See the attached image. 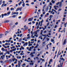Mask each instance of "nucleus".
I'll list each match as a JSON object with an SVG mask.
<instances>
[{"instance_id": "2", "label": "nucleus", "mask_w": 67, "mask_h": 67, "mask_svg": "<svg viewBox=\"0 0 67 67\" xmlns=\"http://www.w3.org/2000/svg\"><path fill=\"white\" fill-rule=\"evenodd\" d=\"M19 10H20V11H22V8H18L16 9L15 11L16 12H17V11H19Z\"/></svg>"}, {"instance_id": "14", "label": "nucleus", "mask_w": 67, "mask_h": 67, "mask_svg": "<svg viewBox=\"0 0 67 67\" xmlns=\"http://www.w3.org/2000/svg\"><path fill=\"white\" fill-rule=\"evenodd\" d=\"M16 37V35H15V34H14V36L13 38H15V37Z\"/></svg>"}, {"instance_id": "48", "label": "nucleus", "mask_w": 67, "mask_h": 67, "mask_svg": "<svg viewBox=\"0 0 67 67\" xmlns=\"http://www.w3.org/2000/svg\"><path fill=\"white\" fill-rule=\"evenodd\" d=\"M18 22H17L15 23V25H18Z\"/></svg>"}, {"instance_id": "11", "label": "nucleus", "mask_w": 67, "mask_h": 67, "mask_svg": "<svg viewBox=\"0 0 67 67\" xmlns=\"http://www.w3.org/2000/svg\"><path fill=\"white\" fill-rule=\"evenodd\" d=\"M60 60H63V61H65V59H64L63 58H60Z\"/></svg>"}, {"instance_id": "7", "label": "nucleus", "mask_w": 67, "mask_h": 67, "mask_svg": "<svg viewBox=\"0 0 67 67\" xmlns=\"http://www.w3.org/2000/svg\"><path fill=\"white\" fill-rule=\"evenodd\" d=\"M66 39H65L63 42V45H65V44H66Z\"/></svg>"}, {"instance_id": "44", "label": "nucleus", "mask_w": 67, "mask_h": 67, "mask_svg": "<svg viewBox=\"0 0 67 67\" xmlns=\"http://www.w3.org/2000/svg\"><path fill=\"white\" fill-rule=\"evenodd\" d=\"M10 12H9L8 13H7V14H8V15H9V14H10Z\"/></svg>"}, {"instance_id": "8", "label": "nucleus", "mask_w": 67, "mask_h": 67, "mask_svg": "<svg viewBox=\"0 0 67 67\" xmlns=\"http://www.w3.org/2000/svg\"><path fill=\"white\" fill-rule=\"evenodd\" d=\"M48 45H47L46 47H47V48H45V50H48V49L49 48L48 47Z\"/></svg>"}, {"instance_id": "37", "label": "nucleus", "mask_w": 67, "mask_h": 67, "mask_svg": "<svg viewBox=\"0 0 67 67\" xmlns=\"http://www.w3.org/2000/svg\"><path fill=\"white\" fill-rule=\"evenodd\" d=\"M50 62H53V60H52V59H51L50 60Z\"/></svg>"}, {"instance_id": "9", "label": "nucleus", "mask_w": 67, "mask_h": 67, "mask_svg": "<svg viewBox=\"0 0 67 67\" xmlns=\"http://www.w3.org/2000/svg\"><path fill=\"white\" fill-rule=\"evenodd\" d=\"M49 7H47V8L46 9V11H47L48 10Z\"/></svg>"}, {"instance_id": "46", "label": "nucleus", "mask_w": 67, "mask_h": 67, "mask_svg": "<svg viewBox=\"0 0 67 67\" xmlns=\"http://www.w3.org/2000/svg\"><path fill=\"white\" fill-rule=\"evenodd\" d=\"M1 58H2V59H3V56H1Z\"/></svg>"}, {"instance_id": "35", "label": "nucleus", "mask_w": 67, "mask_h": 67, "mask_svg": "<svg viewBox=\"0 0 67 67\" xmlns=\"http://www.w3.org/2000/svg\"><path fill=\"white\" fill-rule=\"evenodd\" d=\"M29 29V28L27 27H26L25 28V30H27Z\"/></svg>"}, {"instance_id": "63", "label": "nucleus", "mask_w": 67, "mask_h": 67, "mask_svg": "<svg viewBox=\"0 0 67 67\" xmlns=\"http://www.w3.org/2000/svg\"><path fill=\"white\" fill-rule=\"evenodd\" d=\"M32 24V23L31 22H30V23H28V24H30L31 25V24Z\"/></svg>"}, {"instance_id": "47", "label": "nucleus", "mask_w": 67, "mask_h": 67, "mask_svg": "<svg viewBox=\"0 0 67 67\" xmlns=\"http://www.w3.org/2000/svg\"><path fill=\"white\" fill-rule=\"evenodd\" d=\"M26 64L25 63H24L23 64V65H22V66H25Z\"/></svg>"}, {"instance_id": "24", "label": "nucleus", "mask_w": 67, "mask_h": 67, "mask_svg": "<svg viewBox=\"0 0 67 67\" xmlns=\"http://www.w3.org/2000/svg\"><path fill=\"white\" fill-rule=\"evenodd\" d=\"M14 10V9L13 8H10V10L11 11H12V10Z\"/></svg>"}, {"instance_id": "13", "label": "nucleus", "mask_w": 67, "mask_h": 67, "mask_svg": "<svg viewBox=\"0 0 67 67\" xmlns=\"http://www.w3.org/2000/svg\"><path fill=\"white\" fill-rule=\"evenodd\" d=\"M22 3V1H20L19 3H18V5H21V3Z\"/></svg>"}, {"instance_id": "55", "label": "nucleus", "mask_w": 67, "mask_h": 67, "mask_svg": "<svg viewBox=\"0 0 67 67\" xmlns=\"http://www.w3.org/2000/svg\"><path fill=\"white\" fill-rule=\"evenodd\" d=\"M34 4V2H31V4Z\"/></svg>"}, {"instance_id": "60", "label": "nucleus", "mask_w": 67, "mask_h": 67, "mask_svg": "<svg viewBox=\"0 0 67 67\" xmlns=\"http://www.w3.org/2000/svg\"><path fill=\"white\" fill-rule=\"evenodd\" d=\"M9 7H8L7 8V10L8 11L9 10Z\"/></svg>"}, {"instance_id": "4", "label": "nucleus", "mask_w": 67, "mask_h": 67, "mask_svg": "<svg viewBox=\"0 0 67 67\" xmlns=\"http://www.w3.org/2000/svg\"><path fill=\"white\" fill-rule=\"evenodd\" d=\"M7 15V13H5L4 14H2L1 15L2 18H3V17H4V16H5V15Z\"/></svg>"}, {"instance_id": "23", "label": "nucleus", "mask_w": 67, "mask_h": 67, "mask_svg": "<svg viewBox=\"0 0 67 67\" xmlns=\"http://www.w3.org/2000/svg\"><path fill=\"white\" fill-rule=\"evenodd\" d=\"M46 40H47V41H48L49 40V38H48V37H47V38Z\"/></svg>"}, {"instance_id": "26", "label": "nucleus", "mask_w": 67, "mask_h": 67, "mask_svg": "<svg viewBox=\"0 0 67 67\" xmlns=\"http://www.w3.org/2000/svg\"><path fill=\"white\" fill-rule=\"evenodd\" d=\"M52 17H53V15H51L50 16L49 18H52Z\"/></svg>"}, {"instance_id": "49", "label": "nucleus", "mask_w": 67, "mask_h": 67, "mask_svg": "<svg viewBox=\"0 0 67 67\" xmlns=\"http://www.w3.org/2000/svg\"><path fill=\"white\" fill-rule=\"evenodd\" d=\"M40 24H41V22L40 21L39 22V24H38V26H40Z\"/></svg>"}, {"instance_id": "15", "label": "nucleus", "mask_w": 67, "mask_h": 67, "mask_svg": "<svg viewBox=\"0 0 67 67\" xmlns=\"http://www.w3.org/2000/svg\"><path fill=\"white\" fill-rule=\"evenodd\" d=\"M30 65H32V66H33V65H34V63H30Z\"/></svg>"}, {"instance_id": "12", "label": "nucleus", "mask_w": 67, "mask_h": 67, "mask_svg": "<svg viewBox=\"0 0 67 67\" xmlns=\"http://www.w3.org/2000/svg\"><path fill=\"white\" fill-rule=\"evenodd\" d=\"M16 16H17V15H14L12 16V18H15V17H16Z\"/></svg>"}, {"instance_id": "1", "label": "nucleus", "mask_w": 67, "mask_h": 67, "mask_svg": "<svg viewBox=\"0 0 67 67\" xmlns=\"http://www.w3.org/2000/svg\"><path fill=\"white\" fill-rule=\"evenodd\" d=\"M34 34H35L34 36H36V37H37L38 36V35H37V32L36 31H35L34 33Z\"/></svg>"}, {"instance_id": "51", "label": "nucleus", "mask_w": 67, "mask_h": 67, "mask_svg": "<svg viewBox=\"0 0 67 67\" xmlns=\"http://www.w3.org/2000/svg\"><path fill=\"white\" fill-rule=\"evenodd\" d=\"M7 53H8V54H10V52H9L8 51H7Z\"/></svg>"}, {"instance_id": "20", "label": "nucleus", "mask_w": 67, "mask_h": 67, "mask_svg": "<svg viewBox=\"0 0 67 67\" xmlns=\"http://www.w3.org/2000/svg\"><path fill=\"white\" fill-rule=\"evenodd\" d=\"M54 8H55V10H57V8H56V5H55V6H54Z\"/></svg>"}, {"instance_id": "36", "label": "nucleus", "mask_w": 67, "mask_h": 67, "mask_svg": "<svg viewBox=\"0 0 67 67\" xmlns=\"http://www.w3.org/2000/svg\"><path fill=\"white\" fill-rule=\"evenodd\" d=\"M34 41V39H32L31 40V41Z\"/></svg>"}, {"instance_id": "58", "label": "nucleus", "mask_w": 67, "mask_h": 67, "mask_svg": "<svg viewBox=\"0 0 67 67\" xmlns=\"http://www.w3.org/2000/svg\"><path fill=\"white\" fill-rule=\"evenodd\" d=\"M27 37L30 36V34H28L27 35Z\"/></svg>"}, {"instance_id": "56", "label": "nucleus", "mask_w": 67, "mask_h": 67, "mask_svg": "<svg viewBox=\"0 0 67 67\" xmlns=\"http://www.w3.org/2000/svg\"><path fill=\"white\" fill-rule=\"evenodd\" d=\"M44 20H42L41 21V23L42 24V23L43 22Z\"/></svg>"}, {"instance_id": "5", "label": "nucleus", "mask_w": 67, "mask_h": 67, "mask_svg": "<svg viewBox=\"0 0 67 67\" xmlns=\"http://www.w3.org/2000/svg\"><path fill=\"white\" fill-rule=\"evenodd\" d=\"M64 1V0H62L61 2H60V4H59V7H61V6H62V2H63Z\"/></svg>"}, {"instance_id": "19", "label": "nucleus", "mask_w": 67, "mask_h": 67, "mask_svg": "<svg viewBox=\"0 0 67 67\" xmlns=\"http://www.w3.org/2000/svg\"><path fill=\"white\" fill-rule=\"evenodd\" d=\"M65 19H66V18H63V20L62 21H63V22H64L65 21Z\"/></svg>"}, {"instance_id": "53", "label": "nucleus", "mask_w": 67, "mask_h": 67, "mask_svg": "<svg viewBox=\"0 0 67 67\" xmlns=\"http://www.w3.org/2000/svg\"><path fill=\"white\" fill-rule=\"evenodd\" d=\"M49 5H52V4L51 2H50L49 3Z\"/></svg>"}, {"instance_id": "22", "label": "nucleus", "mask_w": 67, "mask_h": 67, "mask_svg": "<svg viewBox=\"0 0 67 67\" xmlns=\"http://www.w3.org/2000/svg\"><path fill=\"white\" fill-rule=\"evenodd\" d=\"M2 35H3L2 34H1L0 35V38H2Z\"/></svg>"}, {"instance_id": "28", "label": "nucleus", "mask_w": 67, "mask_h": 67, "mask_svg": "<svg viewBox=\"0 0 67 67\" xmlns=\"http://www.w3.org/2000/svg\"><path fill=\"white\" fill-rule=\"evenodd\" d=\"M15 58H14L13 59H12L13 60V62H14V60H15Z\"/></svg>"}, {"instance_id": "25", "label": "nucleus", "mask_w": 67, "mask_h": 67, "mask_svg": "<svg viewBox=\"0 0 67 67\" xmlns=\"http://www.w3.org/2000/svg\"><path fill=\"white\" fill-rule=\"evenodd\" d=\"M16 48H15V49H13L12 51H15L16 50Z\"/></svg>"}, {"instance_id": "34", "label": "nucleus", "mask_w": 67, "mask_h": 67, "mask_svg": "<svg viewBox=\"0 0 67 67\" xmlns=\"http://www.w3.org/2000/svg\"><path fill=\"white\" fill-rule=\"evenodd\" d=\"M45 7H46V5H44L43 7V8H44Z\"/></svg>"}, {"instance_id": "43", "label": "nucleus", "mask_w": 67, "mask_h": 67, "mask_svg": "<svg viewBox=\"0 0 67 67\" xmlns=\"http://www.w3.org/2000/svg\"><path fill=\"white\" fill-rule=\"evenodd\" d=\"M28 44V42H26L25 43V45H27Z\"/></svg>"}, {"instance_id": "52", "label": "nucleus", "mask_w": 67, "mask_h": 67, "mask_svg": "<svg viewBox=\"0 0 67 67\" xmlns=\"http://www.w3.org/2000/svg\"><path fill=\"white\" fill-rule=\"evenodd\" d=\"M61 10H62V9H59L58 10V11H60Z\"/></svg>"}, {"instance_id": "42", "label": "nucleus", "mask_w": 67, "mask_h": 67, "mask_svg": "<svg viewBox=\"0 0 67 67\" xmlns=\"http://www.w3.org/2000/svg\"><path fill=\"white\" fill-rule=\"evenodd\" d=\"M42 36H46V35H44L42 34Z\"/></svg>"}, {"instance_id": "32", "label": "nucleus", "mask_w": 67, "mask_h": 67, "mask_svg": "<svg viewBox=\"0 0 67 67\" xmlns=\"http://www.w3.org/2000/svg\"><path fill=\"white\" fill-rule=\"evenodd\" d=\"M45 38H46V37H44L43 38V39L42 41H44V40H45Z\"/></svg>"}, {"instance_id": "45", "label": "nucleus", "mask_w": 67, "mask_h": 67, "mask_svg": "<svg viewBox=\"0 0 67 67\" xmlns=\"http://www.w3.org/2000/svg\"><path fill=\"white\" fill-rule=\"evenodd\" d=\"M54 40H53V39H51V42H54Z\"/></svg>"}, {"instance_id": "50", "label": "nucleus", "mask_w": 67, "mask_h": 67, "mask_svg": "<svg viewBox=\"0 0 67 67\" xmlns=\"http://www.w3.org/2000/svg\"><path fill=\"white\" fill-rule=\"evenodd\" d=\"M57 27V25H55L54 27V28H56Z\"/></svg>"}, {"instance_id": "18", "label": "nucleus", "mask_w": 67, "mask_h": 67, "mask_svg": "<svg viewBox=\"0 0 67 67\" xmlns=\"http://www.w3.org/2000/svg\"><path fill=\"white\" fill-rule=\"evenodd\" d=\"M31 49H32V47H30L29 49V51H31Z\"/></svg>"}, {"instance_id": "21", "label": "nucleus", "mask_w": 67, "mask_h": 67, "mask_svg": "<svg viewBox=\"0 0 67 67\" xmlns=\"http://www.w3.org/2000/svg\"><path fill=\"white\" fill-rule=\"evenodd\" d=\"M22 38H20L19 39V42H21V41H22Z\"/></svg>"}, {"instance_id": "33", "label": "nucleus", "mask_w": 67, "mask_h": 67, "mask_svg": "<svg viewBox=\"0 0 67 67\" xmlns=\"http://www.w3.org/2000/svg\"><path fill=\"white\" fill-rule=\"evenodd\" d=\"M52 2L53 3H55V2L54 1H52Z\"/></svg>"}, {"instance_id": "3", "label": "nucleus", "mask_w": 67, "mask_h": 67, "mask_svg": "<svg viewBox=\"0 0 67 67\" xmlns=\"http://www.w3.org/2000/svg\"><path fill=\"white\" fill-rule=\"evenodd\" d=\"M63 63H64V62L63 61L62 63H61L60 64V66H59V64L58 65V67H62L63 66Z\"/></svg>"}, {"instance_id": "39", "label": "nucleus", "mask_w": 67, "mask_h": 67, "mask_svg": "<svg viewBox=\"0 0 67 67\" xmlns=\"http://www.w3.org/2000/svg\"><path fill=\"white\" fill-rule=\"evenodd\" d=\"M59 2H58V3H56V5H58L59 4Z\"/></svg>"}, {"instance_id": "6", "label": "nucleus", "mask_w": 67, "mask_h": 67, "mask_svg": "<svg viewBox=\"0 0 67 67\" xmlns=\"http://www.w3.org/2000/svg\"><path fill=\"white\" fill-rule=\"evenodd\" d=\"M33 18H29L28 19V21L30 22L31 21H32L33 20Z\"/></svg>"}, {"instance_id": "16", "label": "nucleus", "mask_w": 67, "mask_h": 67, "mask_svg": "<svg viewBox=\"0 0 67 67\" xmlns=\"http://www.w3.org/2000/svg\"><path fill=\"white\" fill-rule=\"evenodd\" d=\"M2 0H0V5L2 4Z\"/></svg>"}, {"instance_id": "62", "label": "nucleus", "mask_w": 67, "mask_h": 67, "mask_svg": "<svg viewBox=\"0 0 67 67\" xmlns=\"http://www.w3.org/2000/svg\"><path fill=\"white\" fill-rule=\"evenodd\" d=\"M65 28H64V29L63 30V32H65Z\"/></svg>"}, {"instance_id": "61", "label": "nucleus", "mask_w": 67, "mask_h": 67, "mask_svg": "<svg viewBox=\"0 0 67 67\" xmlns=\"http://www.w3.org/2000/svg\"><path fill=\"white\" fill-rule=\"evenodd\" d=\"M13 14H16V12H14L13 13Z\"/></svg>"}, {"instance_id": "54", "label": "nucleus", "mask_w": 67, "mask_h": 67, "mask_svg": "<svg viewBox=\"0 0 67 67\" xmlns=\"http://www.w3.org/2000/svg\"><path fill=\"white\" fill-rule=\"evenodd\" d=\"M38 22H37L36 23V25L37 26L38 25Z\"/></svg>"}, {"instance_id": "17", "label": "nucleus", "mask_w": 67, "mask_h": 67, "mask_svg": "<svg viewBox=\"0 0 67 67\" xmlns=\"http://www.w3.org/2000/svg\"><path fill=\"white\" fill-rule=\"evenodd\" d=\"M61 37V34H59V36L58 38H60V37Z\"/></svg>"}, {"instance_id": "27", "label": "nucleus", "mask_w": 67, "mask_h": 67, "mask_svg": "<svg viewBox=\"0 0 67 67\" xmlns=\"http://www.w3.org/2000/svg\"><path fill=\"white\" fill-rule=\"evenodd\" d=\"M47 62H46L45 65V67H46V65H47Z\"/></svg>"}, {"instance_id": "40", "label": "nucleus", "mask_w": 67, "mask_h": 67, "mask_svg": "<svg viewBox=\"0 0 67 67\" xmlns=\"http://www.w3.org/2000/svg\"><path fill=\"white\" fill-rule=\"evenodd\" d=\"M29 38H30V36L27 37V39H29Z\"/></svg>"}, {"instance_id": "29", "label": "nucleus", "mask_w": 67, "mask_h": 67, "mask_svg": "<svg viewBox=\"0 0 67 67\" xmlns=\"http://www.w3.org/2000/svg\"><path fill=\"white\" fill-rule=\"evenodd\" d=\"M24 5H25V3H24L23 4L22 6L23 7H25V6Z\"/></svg>"}, {"instance_id": "30", "label": "nucleus", "mask_w": 67, "mask_h": 67, "mask_svg": "<svg viewBox=\"0 0 67 67\" xmlns=\"http://www.w3.org/2000/svg\"><path fill=\"white\" fill-rule=\"evenodd\" d=\"M21 48H22V49H24V48L23 47V46H21Z\"/></svg>"}, {"instance_id": "59", "label": "nucleus", "mask_w": 67, "mask_h": 67, "mask_svg": "<svg viewBox=\"0 0 67 67\" xmlns=\"http://www.w3.org/2000/svg\"><path fill=\"white\" fill-rule=\"evenodd\" d=\"M9 2H10V3L12 2V1L11 0H10L9 1Z\"/></svg>"}, {"instance_id": "64", "label": "nucleus", "mask_w": 67, "mask_h": 67, "mask_svg": "<svg viewBox=\"0 0 67 67\" xmlns=\"http://www.w3.org/2000/svg\"><path fill=\"white\" fill-rule=\"evenodd\" d=\"M32 23L33 24H34L35 23V21H32Z\"/></svg>"}, {"instance_id": "57", "label": "nucleus", "mask_w": 67, "mask_h": 67, "mask_svg": "<svg viewBox=\"0 0 67 67\" xmlns=\"http://www.w3.org/2000/svg\"><path fill=\"white\" fill-rule=\"evenodd\" d=\"M22 36V34H20V37H21Z\"/></svg>"}, {"instance_id": "10", "label": "nucleus", "mask_w": 67, "mask_h": 67, "mask_svg": "<svg viewBox=\"0 0 67 67\" xmlns=\"http://www.w3.org/2000/svg\"><path fill=\"white\" fill-rule=\"evenodd\" d=\"M9 20H6L4 21V23H8L9 22Z\"/></svg>"}, {"instance_id": "31", "label": "nucleus", "mask_w": 67, "mask_h": 67, "mask_svg": "<svg viewBox=\"0 0 67 67\" xmlns=\"http://www.w3.org/2000/svg\"><path fill=\"white\" fill-rule=\"evenodd\" d=\"M32 44H29V46H32Z\"/></svg>"}, {"instance_id": "41", "label": "nucleus", "mask_w": 67, "mask_h": 67, "mask_svg": "<svg viewBox=\"0 0 67 67\" xmlns=\"http://www.w3.org/2000/svg\"><path fill=\"white\" fill-rule=\"evenodd\" d=\"M5 33L6 34H8V33H9V32L7 31L5 32Z\"/></svg>"}, {"instance_id": "38", "label": "nucleus", "mask_w": 67, "mask_h": 67, "mask_svg": "<svg viewBox=\"0 0 67 67\" xmlns=\"http://www.w3.org/2000/svg\"><path fill=\"white\" fill-rule=\"evenodd\" d=\"M4 4H2L1 5V7H4Z\"/></svg>"}]
</instances>
